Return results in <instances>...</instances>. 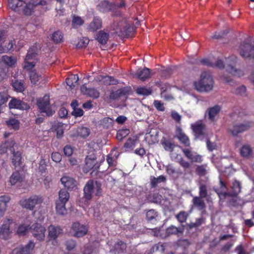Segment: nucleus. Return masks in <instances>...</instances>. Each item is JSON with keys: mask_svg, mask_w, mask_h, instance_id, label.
I'll list each match as a JSON object with an SVG mask.
<instances>
[{"mask_svg": "<svg viewBox=\"0 0 254 254\" xmlns=\"http://www.w3.org/2000/svg\"><path fill=\"white\" fill-rule=\"evenodd\" d=\"M214 80L211 75L207 72H202L200 79L194 82L195 89L199 92H208L213 88Z\"/></svg>", "mask_w": 254, "mask_h": 254, "instance_id": "obj_1", "label": "nucleus"}, {"mask_svg": "<svg viewBox=\"0 0 254 254\" xmlns=\"http://www.w3.org/2000/svg\"><path fill=\"white\" fill-rule=\"evenodd\" d=\"M102 184L98 181L90 180L86 183L83 189L84 196L87 200H90L93 194L96 196L102 195Z\"/></svg>", "mask_w": 254, "mask_h": 254, "instance_id": "obj_2", "label": "nucleus"}, {"mask_svg": "<svg viewBox=\"0 0 254 254\" xmlns=\"http://www.w3.org/2000/svg\"><path fill=\"white\" fill-rule=\"evenodd\" d=\"M47 1L45 0H31L23 8V13L25 15H31L36 10L41 14L47 10Z\"/></svg>", "mask_w": 254, "mask_h": 254, "instance_id": "obj_3", "label": "nucleus"}, {"mask_svg": "<svg viewBox=\"0 0 254 254\" xmlns=\"http://www.w3.org/2000/svg\"><path fill=\"white\" fill-rule=\"evenodd\" d=\"M112 28L119 36L122 37L129 36L134 30L133 27L125 21H120L117 23H114Z\"/></svg>", "mask_w": 254, "mask_h": 254, "instance_id": "obj_4", "label": "nucleus"}, {"mask_svg": "<svg viewBox=\"0 0 254 254\" xmlns=\"http://www.w3.org/2000/svg\"><path fill=\"white\" fill-rule=\"evenodd\" d=\"M43 197L40 195H33L28 198L22 199L19 201L20 206L27 210H33L36 205H41L43 202Z\"/></svg>", "mask_w": 254, "mask_h": 254, "instance_id": "obj_5", "label": "nucleus"}, {"mask_svg": "<svg viewBox=\"0 0 254 254\" xmlns=\"http://www.w3.org/2000/svg\"><path fill=\"white\" fill-rule=\"evenodd\" d=\"M37 106L41 113H45L48 116H52L55 111L51 107L49 97L45 96L37 101Z\"/></svg>", "mask_w": 254, "mask_h": 254, "instance_id": "obj_6", "label": "nucleus"}, {"mask_svg": "<svg viewBox=\"0 0 254 254\" xmlns=\"http://www.w3.org/2000/svg\"><path fill=\"white\" fill-rule=\"evenodd\" d=\"M30 230L32 235L37 240L42 241L45 237L46 229L41 224L34 223L30 227Z\"/></svg>", "mask_w": 254, "mask_h": 254, "instance_id": "obj_7", "label": "nucleus"}, {"mask_svg": "<svg viewBox=\"0 0 254 254\" xmlns=\"http://www.w3.org/2000/svg\"><path fill=\"white\" fill-rule=\"evenodd\" d=\"M239 53L244 58L254 59V46L249 43L244 42L239 47Z\"/></svg>", "mask_w": 254, "mask_h": 254, "instance_id": "obj_8", "label": "nucleus"}, {"mask_svg": "<svg viewBox=\"0 0 254 254\" xmlns=\"http://www.w3.org/2000/svg\"><path fill=\"white\" fill-rule=\"evenodd\" d=\"M252 122H248L245 124L233 125L228 128V131L233 136H237L238 134L248 130L252 126Z\"/></svg>", "mask_w": 254, "mask_h": 254, "instance_id": "obj_9", "label": "nucleus"}, {"mask_svg": "<svg viewBox=\"0 0 254 254\" xmlns=\"http://www.w3.org/2000/svg\"><path fill=\"white\" fill-rule=\"evenodd\" d=\"M63 229L59 226H54L51 225L48 227V238L49 241H52V244L53 245H56L58 244L57 238L60 235L62 234Z\"/></svg>", "mask_w": 254, "mask_h": 254, "instance_id": "obj_10", "label": "nucleus"}, {"mask_svg": "<svg viewBox=\"0 0 254 254\" xmlns=\"http://www.w3.org/2000/svg\"><path fill=\"white\" fill-rule=\"evenodd\" d=\"M71 230L74 237L80 238L87 234L88 229L86 226L76 222L72 224Z\"/></svg>", "mask_w": 254, "mask_h": 254, "instance_id": "obj_11", "label": "nucleus"}, {"mask_svg": "<svg viewBox=\"0 0 254 254\" xmlns=\"http://www.w3.org/2000/svg\"><path fill=\"white\" fill-rule=\"evenodd\" d=\"M13 223V219L8 218L5 219L0 228V238L3 240H7L10 236L11 231L10 230V225Z\"/></svg>", "mask_w": 254, "mask_h": 254, "instance_id": "obj_12", "label": "nucleus"}, {"mask_svg": "<svg viewBox=\"0 0 254 254\" xmlns=\"http://www.w3.org/2000/svg\"><path fill=\"white\" fill-rule=\"evenodd\" d=\"M96 154L94 152L86 156L85 159V164L83 168V171L84 173H87L94 169L96 164Z\"/></svg>", "mask_w": 254, "mask_h": 254, "instance_id": "obj_13", "label": "nucleus"}, {"mask_svg": "<svg viewBox=\"0 0 254 254\" xmlns=\"http://www.w3.org/2000/svg\"><path fill=\"white\" fill-rule=\"evenodd\" d=\"M98 10L103 13L114 11L116 9V3L111 2L108 0L101 1L97 6Z\"/></svg>", "mask_w": 254, "mask_h": 254, "instance_id": "obj_14", "label": "nucleus"}, {"mask_svg": "<svg viewBox=\"0 0 254 254\" xmlns=\"http://www.w3.org/2000/svg\"><path fill=\"white\" fill-rule=\"evenodd\" d=\"M191 128L196 137L199 138L206 135V125L202 122H197L192 125Z\"/></svg>", "mask_w": 254, "mask_h": 254, "instance_id": "obj_15", "label": "nucleus"}, {"mask_svg": "<svg viewBox=\"0 0 254 254\" xmlns=\"http://www.w3.org/2000/svg\"><path fill=\"white\" fill-rule=\"evenodd\" d=\"M182 151L184 155L191 162L201 163L202 161V156L196 153H193L190 149L182 148Z\"/></svg>", "mask_w": 254, "mask_h": 254, "instance_id": "obj_16", "label": "nucleus"}, {"mask_svg": "<svg viewBox=\"0 0 254 254\" xmlns=\"http://www.w3.org/2000/svg\"><path fill=\"white\" fill-rule=\"evenodd\" d=\"M34 247V243L30 241L24 247L14 249L12 251V254H30Z\"/></svg>", "mask_w": 254, "mask_h": 254, "instance_id": "obj_17", "label": "nucleus"}, {"mask_svg": "<svg viewBox=\"0 0 254 254\" xmlns=\"http://www.w3.org/2000/svg\"><path fill=\"white\" fill-rule=\"evenodd\" d=\"M9 108L10 109H16L20 110H28L30 107L29 105L23 102L22 101L13 98L11 99L8 103Z\"/></svg>", "mask_w": 254, "mask_h": 254, "instance_id": "obj_18", "label": "nucleus"}, {"mask_svg": "<svg viewBox=\"0 0 254 254\" xmlns=\"http://www.w3.org/2000/svg\"><path fill=\"white\" fill-rule=\"evenodd\" d=\"M102 27V20L99 16H94L93 20L89 23L87 29L91 32H95Z\"/></svg>", "mask_w": 254, "mask_h": 254, "instance_id": "obj_19", "label": "nucleus"}, {"mask_svg": "<svg viewBox=\"0 0 254 254\" xmlns=\"http://www.w3.org/2000/svg\"><path fill=\"white\" fill-rule=\"evenodd\" d=\"M80 89L84 94L94 99H97L100 96L99 92L94 88H87L85 85H82Z\"/></svg>", "mask_w": 254, "mask_h": 254, "instance_id": "obj_20", "label": "nucleus"}, {"mask_svg": "<svg viewBox=\"0 0 254 254\" xmlns=\"http://www.w3.org/2000/svg\"><path fill=\"white\" fill-rule=\"evenodd\" d=\"M221 110V106L218 105H216L207 109L206 113L208 114L209 120L211 122H214L215 121L216 116L218 115Z\"/></svg>", "mask_w": 254, "mask_h": 254, "instance_id": "obj_21", "label": "nucleus"}, {"mask_svg": "<svg viewBox=\"0 0 254 254\" xmlns=\"http://www.w3.org/2000/svg\"><path fill=\"white\" fill-rule=\"evenodd\" d=\"M62 184L68 190H72L76 187V182L74 179L67 176H63L61 179Z\"/></svg>", "mask_w": 254, "mask_h": 254, "instance_id": "obj_22", "label": "nucleus"}, {"mask_svg": "<svg viewBox=\"0 0 254 254\" xmlns=\"http://www.w3.org/2000/svg\"><path fill=\"white\" fill-rule=\"evenodd\" d=\"M176 137L179 139L180 142L185 146L189 147L190 144L189 138L183 132L182 129L180 127H178L176 130Z\"/></svg>", "mask_w": 254, "mask_h": 254, "instance_id": "obj_23", "label": "nucleus"}, {"mask_svg": "<svg viewBox=\"0 0 254 254\" xmlns=\"http://www.w3.org/2000/svg\"><path fill=\"white\" fill-rule=\"evenodd\" d=\"M229 60L232 61V63L229 64L228 67L227 68V71L234 75L241 76L242 74L241 71L235 67V64L237 60V57L232 56L229 58Z\"/></svg>", "mask_w": 254, "mask_h": 254, "instance_id": "obj_24", "label": "nucleus"}, {"mask_svg": "<svg viewBox=\"0 0 254 254\" xmlns=\"http://www.w3.org/2000/svg\"><path fill=\"white\" fill-rule=\"evenodd\" d=\"M95 39L101 45H105L109 38V34L108 32H105L104 30L99 31L95 35Z\"/></svg>", "mask_w": 254, "mask_h": 254, "instance_id": "obj_25", "label": "nucleus"}, {"mask_svg": "<svg viewBox=\"0 0 254 254\" xmlns=\"http://www.w3.org/2000/svg\"><path fill=\"white\" fill-rule=\"evenodd\" d=\"M135 75L142 81H145L150 77V69L147 67L138 69Z\"/></svg>", "mask_w": 254, "mask_h": 254, "instance_id": "obj_26", "label": "nucleus"}, {"mask_svg": "<svg viewBox=\"0 0 254 254\" xmlns=\"http://www.w3.org/2000/svg\"><path fill=\"white\" fill-rule=\"evenodd\" d=\"M15 142L13 140H7L2 142L0 145V153L4 154L7 152L8 150L10 152L13 151Z\"/></svg>", "mask_w": 254, "mask_h": 254, "instance_id": "obj_27", "label": "nucleus"}, {"mask_svg": "<svg viewBox=\"0 0 254 254\" xmlns=\"http://www.w3.org/2000/svg\"><path fill=\"white\" fill-rule=\"evenodd\" d=\"M127 249V244L122 241H119L115 243L112 251L115 253H123Z\"/></svg>", "mask_w": 254, "mask_h": 254, "instance_id": "obj_28", "label": "nucleus"}, {"mask_svg": "<svg viewBox=\"0 0 254 254\" xmlns=\"http://www.w3.org/2000/svg\"><path fill=\"white\" fill-rule=\"evenodd\" d=\"M203 198L200 196H194L192 199L193 206L199 210L204 209L206 207Z\"/></svg>", "mask_w": 254, "mask_h": 254, "instance_id": "obj_29", "label": "nucleus"}, {"mask_svg": "<svg viewBox=\"0 0 254 254\" xmlns=\"http://www.w3.org/2000/svg\"><path fill=\"white\" fill-rule=\"evenodd\" d=\"M241 188L240 182L237 180H235L233 182V185L231 187L232 191L230 192L232 197H236L241 191Z\"/></svg>", "mask_w": 254, "mask_h": 254, "instance_id": "obj_30", "label": "nucleus"}, {"mask_svg": "<svg viewBox=\"0 0 254 254\" xmlns=\"http://www.w3.org/2000/svg\"><path fill=\"white\" fill-rule=\"evenodd\" d=\"M0 63H3L6 67L12 66L16 64V59L13 57L5 55L2 57L1 61Z\"/></svg>", "mask_w": 254, "mask_h": 254, "instance_id": "obj_31", "label": "nucleus"}, {"mask_svg": "<svg viewBox=\"0 0 254 254\" xmlns=\"http://www.w3.org/2000/svg\"><path fill=\"white\" fill-rule=\"evenodd\" d=\"M101 81L105 85H116L119 83L118 80L111 76H101Z\"/></svg>", "mask_w": 254, "mask_h": 254, "instance_id": "obj_32", "label": "nucleus"}, {"mask_svg": "<svg viewBox=\"0 0 254 254\" xmlns=\"http://www.w3.org/2000/svg\"><path fill=\"white\" fill-rule=\"evenodd\" d=\"M22 177L20 172L16 171L12 174L9 178V183L11 185H14L17 183L21 182L22 181Z\"/></svg>", "mask_w": 254, "mask_h": 254, "instance_id": "obj_33", "label": "nucleus"}, {"mask_svg": "<svg viewBox=\"0 0 254 254\" xmlns=\"http://www.w3.org/2000/svg\"><path fill=\"white\" fill-rule=\"evenodd\" d=\"M182 232L183 230L182 229L171 225L166 229L165 236L169 237L172 235H176L179 233H181Z\"/></svg>", "mask_w": 254, "mask_h": 254, "instance_id": "obj_34", "label": "nucleus"}, {"mask_svg": "<svg viewBox=\"0 0 254 254\" xmlns=\"http://www.w3.org/2000/svg\"><path fill=\"white\" fill-rule=\"evenodd\" d=\"M51 38L55 43L58 44L63 42L64 36L61 31L58 30L51 35Z\"/></svg>", "mask_w": 254, "mask_h": 254, "instance_id": "obj_35", "label": "nucleus"}, {"mask_svg": "<svg viewBox=\"0 0 254 254\" xmlns=\"http://www.w3.org/2000/svg\"><path fill=\"white\" fill-rule=\"evenodd\" d=\"M8 2L9 7L14 11L18 10L25 3L22 0H8Z\"/></svg>", "mask_w": 254, "mask_h": 254, "instance_id": "obj_36", "label": "nucleus"}, {"mask_svg": "<svg viewBox=\"0 0 254 254\" xmlns=\"http://www.w3.org/2000/svg\"><path fill=\"white\" fill-rule=\"evenodd\" d=\"M12 154V162L15 166H19L21 164V160L22 159L21 153L19 151H13L11 152Z\"/></svg>", "mask_w": 254, "mask_h": 254, "instance_id": "obj_37", "label": "nucleus"}, {"mask_svg": "<svg viewBox=\"0 0 254 254\" xmlns=\"http://www.w3.org/2000/svg\"><path fill=\"white\" fill-rule=\"evenodd\" d=\"M127 92L125 89L121 88L115 91H112L109 95V98L111 100H116L122 96H124L126 94Z\"/></svg>", "mask_w": 254, "mask_h": 254, "instance_id": "obj_38", "label": "nucleus"}, {"mask_svg": "<svg viewBox=\"0 0 254 254\" xmlns=\"http://www.w3.org/2000/svg\"><path fill=\"white\" fill-rule=\"evenodd\" d=\"M166 180V178L165 176L161 175L157 178H155L153 176L150 177V185L151 188H155L157 185L162 182H164Z\"/></svg>", "mask_w": 254, "mask_h": 254, "instance_id": "obj_39", "label": "nucleus"}, {"mask_svg": "<svg viewBox=\"0 0 254 254\" xmlns=\"http://www.w3.org/2000/svg\"><path fill=\"white\" fill-rule=\"evenodd\" d=\"M162 144L166 151L173 152L175 147V145L169 140L165 139L162 141Z\"/></svg>", "mask_w": 254, "mask_h": 254, "instance_id": "obj_40", "label": "nucleus"}, {"mask_svg": "<svg viewBox=\"0 0 254 254\" xmlns=\"http://www.w3.org/2000/svg\"><path fill=\"white\" fill-rule=\"evenodd\" d=\"M69 198V194L67 190L62 189L59 192V200L57 201L67 202Z\"/></svg>", "mask_w": 254, "mask_h": 254, "instance_id": "obj_41", "label": "nucleus"}, {"mask_svg": "<svg viewBox=\"0 0 254 254\" xmlns=\"http://www.w3.org/2000/svg\"><path fill=\"white\" fill-rule=\"evenodd\" d=\"M152 92V89L151 88H147L145 86L138 87L136 89V93L138 95L143 96H148L150 95Z\"/></svg>", "mask_w": 254, "mask_h": 254, "instance_id": "obj_42", "label": "nucleus"}, {"mask_svg": "<svg viewBox=\"0 0 254 254\" xmlns=\"http://www.w3.org/2000/svg\"><path fill=\"white\" fill-rule=\"evenodd\" d=\"M78 81V76L77 74L72 75L70 77L66 78V83L70 89L75 87V84Z\"/></svg>", "mask_w": 254, "mask_h": 254, "instance_id": "obj_43", "label": "nucleus"}, {"mask_svg": "<svg viewBox=\"0 0 254 254\" xmlns=\"http://www.w3.org/2000/svg\"><path fill=\"white\" fill-rule=\"evenodd\" d=\"M189 213L185 211H180L176 216L177 220L181 223L186 222L189 216Z\"/></svg>", "mask_w": 254, "mask_h": 254, "instance_id": "obj_44", "label": "nucleus"}, {"mask_svg": "<svg viewBox=\"0 0 254 254\" xmlns=\"http://www.w3.org/2000/svg\"><path fill=\"white\" fill-rule=\"evenodd\" d=\"M66 202L57 201L56 202V211L57 213L60 215H64L66 211L65 205Z\"/></svg>", "mask_w": 254, "mask_h": 254, "instance_id": "obj_45", "label": "nucleus"}, {"mask_svg": "<svg viewBox=\"0 0 254 254\" xmlns=\"http://www.w3.org/2000/svg\"><path fill=\"white\" fill-rule=\"evenodd\" d=\"M84 23V20L78 16H73L71 22V25L73 28L77 29Z\"/></svg>", "mask_w": 254, "mask_h": 254, "instance_id": "obj_46", "label": "nucleus"}, {"mask_svg": "<svg viewBox=\"0 0 254 254\" xmlns=\"http://www.w3.org/2000/svg\"><path fill=\"white\" fill-rule=\"evenodd\" d=\"M90 133V129L83 127H78L77 130V135L82 138L87 137L89 135Z\"/></svg>", "mask_w": 254, "mask_h": 254, "instance_id": "obj_47", "label": "nucleus"}, {"mask_svg": "<svg viewBox=\"0 0 254 254\" xmlns=\"http://www.w3.org/2000/svg\"><path fill=\"white\" fill-rule=\"evenodd\" d=\"M10 198L7 195H2L0 196V209L5 211L7 203Z\"/></svg>", "mask_w": 254, "mask_h": 254, "instance_id": "obj_48", "label": "nucleus"}, {"mask_svg": "<svg viewBox=\"0 0 254 254\" xmlns=\"http://www.w3.org/2000/svg\"><path fill=\"white\" fill-rule=\"evenodd\" d=\"M252 150L250 145H244L240 150V154L243 157H248L252 153Z\"/></svg>", "mask_w": 254, "mask_h": 254, "instance_id": "obj_49", "label": "nucleus"}, {"mask_svg": "<svg viewBox=\"0 0 254 254\" xmlns=\"http://www.w3.org/2000/svg\"><path fill=\"white\" fill-rule=\"evenodd\" d=\"M129 130L127 128H123L117 131L116 138L118 140L122 141L129 133Z\"/></svg>", "mask_w": 254, "mask_h": 254, "instance_id": "obj_50", "label": "nucleus"}, {"mask_svg": "<svg viewBox=\"0 0 254 254\" xmlns=\"http://www.w3.org/2000/svg\"><path fill=\"white\" fill-rule=\"evenodd\" d=\"M37 55V48L36 46H32L31 47L26 56L25 61H28L31 59H32L33 58L35 57Z\"/></svg>", "mask_w": 254, "mask_h": 254, "instance_id": "obj_51", "label": "nucleus"}, {"mask_svg": "<svg viewBox=\"0 0 254 254\" xmlns=\"http://www.w3.org/2000/svg\"><path fill=\"white\" fill-rule=\"evenodd\" d=\"M55 131L56 132V136L58 138H61L63 137L64 132L63 126L61 123H58L57 125L53 127Z\"/></svg>", "mask_w": 254, "mask_h": 254, "instance_id": "obj_52", "label": "nucleus"}, {"mask_svg": "<svg viewBox=\"0 0 254 254\" xmlns=\"http://www.w3.org/2000/svg\"><path fill=\"white\" fill-rule=\"evenodd\" d=\"M199 196L202 198H206L208 195L207 186L205 184H200L199 186Z\"/></svg>", "mask_w": 254, "mask_h": 254, "instance_id": "obj_53", "label": "nucleus"}, {"mask_svg": "<svg viewBox=\"0 0 254 254\" xmlns=\"http://www.w3.org/2000/svg\"><path fill=\"white\" fill-rule=\"evenodd\" d=\"M6 124L8 127H11L15 130L18 129L19 127V121L14 118H12L7 121Z\"/></svg>", "mask_w": 254, "mask_h": 254, "instance_id": "obj_54", "label": "nucleus"}, {"mask_svg": "<svg viewBox=\"0 0 254 254\" xmlns=\"http://www.w3.org/2000/svg\"><path fill=\"white\" fill-rule=\"evenodd\" d=\"M29 77L31 83L35 84L41 78V75L38 74L35 70H31L29 72Z\"/></svg>", "mask_w": 254, "mask_h": 254, "instance_id": "obj_55", "label": "nucleus"}, {"mask_svg": "<svg viewBox=\"0 0 254 254\" xmlns=\"http://www.w3.org/2000/svg\"><path fill=\"white\" fill-rule=\"evenodd\" d=\"M12 85L17 92H22L24 90V86L21 81L16 80L13 82Z\"/></svg>", "mask_w": 254, "mask_h": 254, "instance_id": "obj_56", "label": "nucleus"}, {"mask_svg": "<svg viewBox=\"0 0 254 254\" xmlns=\"http://www.w3.org/2000/svg\"><path fill=\"white\" fill-rule=\"evenodd\" d=\"M157 216V212L153 209L148 210L146 214L147 220L150 221L155 220Z\"/></svg>", "mask_w": 254, "mask_h": 254, "instance_id": "obj_57", "label": "nucleus"}, {"mask_svg": "<svg viewBox=\"0 0 254 254\" xmlns=\"http://www.w3.org/2000/svg\"><path fill=\"white\" fill-rule=\"evenodd\" d=\"M5 32L4 30H0V53H4L3 50V44L5 41Z\"/></svg>", "mask_w": 254, "mask_h": 254, "instance_id": "obj_58", "label": "nucleus"}, {"mask_svg": "<svg viewBox=\"0 0 254 254\" xmlns=\"http://www.w3.org/2000/svg\"><path fill=\"white\" fill-rule=\"evenodd\" d=\"M7 67L3 63H0V81L3 80L6 76Z\"/></svg>", "mask_w": 254, "mask_h": 254, "instance_id": "obj_59", "label": "nucleus"}, {"mask_svg": "<svg viewBox=\"0 0 254 254\" xmlns=\"http://www.w3.org/2000/svg\"><path fill=\"white\" fill-rule=\"evenodd\" d=\"M113 122V120L110 118H105L102 121V124L104 127L109 128L112 127Z\"/></svg>", "mask_w": 254, "mask_h": 254, "instance_id": "obj_60", "label": "nucleus"}, {"mask_svg": "<svg viewBox=\"0 0 254 254\" xmlns=\"http://www.w3.org/2000/svg\"><path fill=\"white\" fill-rule=\"evenodd\" d=\"M39 170L40 172L42 173L45 172L46 170H47V164L46 160L43 157H41L39 162Z\"/></svg>", "mask_w": 254, "mask_h": 254, "instance_id": "obj_61", "label": "nucleus"}, {"mask_svg": "<svg viewBox=\"0 0 254 254\" xmlns=\"http://www.w3.org/2000/svg\"><path fill=\"white\" fill-rule=\"evenodd\" d=\"M204 222V219L203 218H199L196 219V221L194 223H191L189 225V227L190 228H197L199 227L202 225V224Z\"/></svg>", "mask_w": 254, "mask_h": 254, "instance_id": "obj_62", "label": "nucleus"}, {"mask_svg": "<svg viewBox=\"0 0 254 254\" xmlns=\"http://www.w3.org/2000/svg\"><path fill=\"white\" fill-rule=\"evenodd\" d=\"M89 43V39L86 38H83L79 40L76 45L77 47L82 48L86 47Z\"/></svg>", "mask_w": 254, "mask_h": 254, "instance_id": "obj_63", "label": "nucleus"}, {"mask_svg": "<svg viewBox=\"0 0 254 254\" xmlns=\"http://www.w3.org/2000/svg\"><path fill=\"white\" fill-rule=\"evenodd\" d=\"M65 246L66 249L68 251L72 250L76 246V242L72 239L68 240L65 243Z\"/></svg>", "mask_w": 254, "mask_h": 254, "instance_id": "obj_64", "label": "nucleus"}]
</instances>
